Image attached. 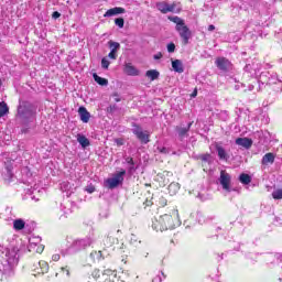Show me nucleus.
<instances>
[{
  "label": "nucleus",
  "mask_w": 282,
  "mask_h": 282,
  "mask_svg": "<svg viewBox=\"0 0 282 282\" xmlns=\"http://www.w3.org/2000/svg\"><path fill=\"white\" fill-rule=\"evenodd\" d=\"M0 248H2L0 253L1 282L14 281V276H17V265H19L20 252H36L37 254H41L45 250V246L28 245L14 235L3 237L0 242Z\"/></svg>",
  "instance_id": "nucleus-1"
},
{
  "label": "nucleus",
  "mask_w": 282,
  "mask_h": 282,
  "mask_svg": "<svg viewBox=\"0 0 282 282\" xmlns=\"http://www.w3.org/2000/svg\"><path fill=\"white\" fill-rule=\"evenodd\" d=\"M94 243H96V234L91 231L89 235H87L84 238H77L73 240V242L68 248L63 249L61 251V254L62 257L76 254V252H83V250H87V248H90V246H94Z\"/></svg>",
  "instance_id": "nucleus-2"
},
{
  "label": "nucleus",
  "mask_w": 282,
  "mask_h": 282,
  "mask_svg": "<svg viewBox=\"0 0 282 282\" xmlns=\"http://www.w3.org/2000/svg\"><path fill=\"white\" fill-rule=\"evenodd\" d=\"M176 217L178 219L173 220V216L165 214L163 216H160L159 218H155L152 221V228L153 230H156V232H164V230H173V228H177V226H182V220H180V214L175 213Z\"/></svg>",
  "instance_id": "nucleus-3"
},
{
  "label": "nucleus",
  "mask_w": 282,
  "mask_h": 282,
  "mask_svg": "<svg viewBox=\"0 0 282 282\" xmlns=\"http://www.w3.org/2000/svg\"><path fill=\"white\" fill-rule=\"evenodd\" d=\"M18 118L22 122H34L36 119V106L30 101H20L18 106Z\"/></svg>",
  "instance_id": "nucleus-4"
},
{
  "label": "nucleus",
  "mask_w": 282,
  "mask_h": 282,
  "mask_svg": "<svg viewBox=\"0 0 282 282\" xmlns=\"http://www.w3.org/2000/svg\"><path fill=\"white\" fill-rule=\"evenodd\" d=\"M169 20L172 21V23H175V30L178 32L184 45H188V41H191V36H193V33L191 32V29L186 25V22L177 15L169 17Z\"/></svg>",
  "instance_id": "nucleus-5"
},
{
  "label": "nucleus",
  "mask_w": 282,
  "mask_h": 282,
  "mask_svg": "<svg viewBox=\"0 0 282 282\" xmlns=\"http://www.w3.org/2000/svg\"><path fill=\"white\" fill-rule=\"evenodd\" d=\"M259 89L263 87V85H279L276 91H282V79L279 78L276 73H270L268 70L262 72L258 78Z\"/></svg>",
  "instance_id": "nucleus-6"
},
{
  "label": "nucleus",
  "mask_w": 282,
  "mask_h": 282,
  "mask_svg": "<svg viewBox=\"0 0 282 282\" xmlns=\"http://www.w3.org/2000/svg\"><path fill=\"white\" fill-rule=\"evenodd\" d=\"M124 175H127V171L122 170L121 172L113 174L112 177L107 178L105 181L106 188L113 191V188H118V186H121L122 182H124Z\"/></svg>",
  "instance_id": "nucleus-7"
},
{
  "label": "nucleus",
  "mask_w": 282,
  "mask_h": 282,
  "mask_svg": "<svg viewBox=\"0 0 282 282\" xmlns=\"http://www.w3.org/2000/svg\"><path fill=\"white\" fill-rule=\"evenodd\" d=\"M218 182L223 187V191H226V193H232V187L230 186L232 176L228 172L221 171Z\"/></svg>",
  "instance_id": "nucleus-8"
},
{
  "label": "nucleus",
  "mask_w": 282,
  "mask_h": 282,
  "mask_svg": "<svg viewBox=\"0 0 282 282\" xmlns=\"http://www.w3.org/2000/svg\"><path fill=\"white\" fill-rule=\"evenodd\" d=\"M132 133L142 142L143 144H149V132L143 131L142 127L138 126L137 123L132 124Z\"/></svg>",
  "instance_id": "nucleus-9"
},
{
  "label": "nucleus",
  "mask_w": 282,
  "mask_h": 282,
  "mask_svg": "<svg viewBox=\"0 0 282 282\" xmlns=\"http://www.w3.org/2000/svg\"><path fill=\"white\" fill-rule=\"evenodd\" d=\"M13 230L15 232H21V230H26V232H32L34 229L30 228V224H28L23 218H15L12 220Z\"/></svg>",
  "instance_id": "nucleus-10"
},
{
  "label": "nucleus",
  "mask_w": 282,
  "mask_h": 282,
  "mask_svg": "<svg viewBox=\"0 0 282 282\" xmlns=\"http://www.w3.org/2000/svg\"><path fill=\"white\" fill-rule=\"evenodd\" d=\"M215 64L220 72H232V63H230L226 57H218L215 61Z\"/></svg>",
  "instance_id": "nucleus-11"
},
{
  "label": "nucleus",
  "mask_w": 282,
  "mask_h": 282,
  "mask_svg": "<svg viewBox=\"0 0 282 282\" xmlns=\"http://www.w3.org/2000/svg\"><path fill=\"white\" fill-rule=\"evenodd\" d=\"M156 8L160 12H162V14H169V12H178V10H176V3L169 4L167 2H159L156 3Z\"/></svg>",
  "instance_id": "nucleus-12"
},
{
  "label": "nucleus",
  "mask_w": 282,
  "mask_h": 282,
  "mask_svg": "<svg viewBox=\"0 0 282 282\" xmlns=\"http://www.w3.org/2000/svg\"><path fill=\"white\" fill-rule=\"evenodd\" d=\"M35 274H47L50 272V264L45 260H41L33 265Z\"/></svg>",
  "instance_id": "nucleus-13"
},
{
  "label": "nucleus",
  "mask_w": 282,
  "mask_h": 282,
  "mask_svg": "<svg viewBox=\"0 0 282 282\" xmlns=\"http://www.w3.org/2000/svg\"><path fill=\"white\" fill-rule=\"evenodd\" d=\"M123 72L127 76H140V70L131 63H126L123 65Z\"/></svg>",
  "instance_id": "nucleus-14"
},
{
  "label": "nucleus",
  "mask_w": 282,
  "mask_h": 282,
  "mask_svg": "<svg viewBox=\"0 0 282 282\" xmlns=\"http://www.w3.org/2000/svg\"><path fill=\"white\" fill-rule=\"evenodd\" d=\"M191 127H193V122H189L187 127H176V132L180 138V140H183L184 138H188V131H191Z\"/></svg>",
  "instance_id": "nucleus-15"
},
{
  "label": "nucleus",
  "mask_w": 282,
  "mask_h": 282,
  "mask_svg": "<svg viewBox=\"0 0 282 282\" xmlns=\"http://www.w3.org/2000/svg\"><path fill=\"white\" fill-rule=\"evenodd\" d=\"M78 115H79L82 122H84L85 124H87V122H89V119L91 118V113H89L87 108H85L83 106L78 108Z\"/></svg>",
  "instance_id": "nucleus-16"
},
{
  "label": "nucleus",
  "mask_w": 282,
  "mask_h": 282,
  "mask_svg": "<svg viewBox=\"0 0 282 282\" xmlns=\"http://www.w3.org/2000/svg\"><path fill=\"white\" fill-rule=\"evenodd\" d=\"M14 178V173H12V165H6L4 166V172H3V180L6 182V184H10V182H12V180Z\"/></svg>",
  "instance_id": "nucleus-17"
},
{
  "label": "nucleus",
  "mask_w": 282,
  "mask_h": 282,
  "mask_svg": "<svg viewBox=\"0 0 282 282\" xmlns=\"http://www.w3.org/2000/svg\"><path fill=\"white\" fill-rule=\"evenodd\" d=\"M126 10L122 7H115L105 12L104 17H116L117 14H124Z\"/></svg>",
  "instance_id": "nucleus-18"
},
{
  "label": "nucleus",
  "mask_w": 282,
  "mask_h": 282,
  "mask_svg": "<svg viewBox=\"0 0 282 282\" xmlns=\"http://www.w3.org/2000/svg\"><path fill=\"white\" fill-rule=\"evenodd\" d=\"M275 158L276 156L272 152H269V153L264 154L262 160H261L262 166H268L269 164H274Z\"/></svg>",
  "instance_id": "nucleus-19"
},
{
  "label": "nucleus",
  "mask_w": 282,
  "mask_h": 282,
  "mask_svg": "<svg viewBox=\"0 0 282 282\" xmlns=\"http://www.w3.org/2000/svg\"><path fill=\"white\" fill-rule=\"evenodd\" d=\"M236 144H238V147H243L245 149H250V147H252V140L248 138H238L236 139Z\"/></svg>",
  "instance_id": "nucleus-20"
},
{
  "label": "nucleus",
  "mask_w": 282,
  "mask_h": 282,
  "mask_svg": "<svg viewBox=\"0 0 282 282\" xmlns=\"http://www.w3.org/2000/svg\"><path fill=\"white\" fill-rule=\"evenodd\" d=\"M172 68L177 74H184V64H182V61L180 59L172 61Z\"/></svg>",
  "instance_id": "nucleus-21"
},
{
  "label": "nucleus",
  "mask_w": 282,
  "mask_h": 282,
  "mask_svg": "<svg viewBox=\"0 0 282 282\" xmlns=\"http://www.w3.org/2000/svg\"><path fill=\"white\" fill-rule=\"evenodd\" d=\"M216 151L218 153L219 160H225V162H228V153H226V149L221 145H216Z\"/></svg>",
  "instance_id": "nucleus-22"
},
{
  "label": "nucleus",
  "mask_w": 282,
  "mask_h": 282,
  "mask_svg": "<svg viewBox=\"0 0 282 282\" xmlns=\"http://www.w3.org/2000/svg\"><path fill=\"white\" fill-rule=\"evenodd\" d=\"M77 142L83 149H87V147H89L90 144L89 139H87V137H85L84 134H77Z\"/></svg>",
  "instance_id": "nucleus-23"
},
{
  "label": "nucleus",
  "mask_w": 282,
  "mask_h": 282,
  "mask_svg": "<svg viewBox=\"0 0 282 282\" xmlns=\"http://www.w3.org/2000/svg\"><path fill=\"white\" fill-rule=\"evenodd\" d=\"M93 78H94L95 83H97L101 87H107V85H109V80H107V78H102V77L98 76V74H94Z\"/></svg>",
  "instance_id": "nucleus-24"
},
{
  "label": "nucleus",
  "mask_w": 282,
  "mask_h": 282,
  "mask_svg": "<svg viewBox=\"0 0 282 282\" xmlns=\"http://www.w3.org/2000/svg\"><path fill=\"white\" fill-rule=\"evenodd\" d=\"M145 76L150 78V80H158V78H160V72L156 69H150L147 70Z\"/></svg>",
  "instance_id": "nucleus-25"
},
{
  "label": "nucleus",
  "mask_w": 282,
  "mask_h": 282,
  "mask_svg": "<svg viewBox=\"0 0 282 282\" xmlns=\"http://www.w3.org/2000/svg\"><path fill=\"white\" fill-rule=\"evenodd\" d=\"M239 181L241 182V184L248 185L250 184V182H252V177H250V175L248 174L242 173L239 176Z\"/></svg>",
  "instance_id": "nucleus-26"
},
{
  "label": "nucleus",
  "mask_w": 282,
  "mask_h": 282,
  "mask_svg": "<svg viewBox=\"0 0 282 282\" xmlns=\"http://www.w3.org/2000/svg\"><path fill=\"white\" fill-rule=\"evenodd\" d=\"M158 151L159 153H162L163 155H175V152L171 151V148H166V147H158Z\"/></svg>",
  "instance_id": "nucleus-27"
},
{
  "label": "nucleus",
  "mask_w": 282,
  "mask_h": 282,
  "mask_svg": "<svg viewBox=\"0 0 282 282\" xmlns=\"http://www.w3.org/2000/svg\"><path fill=\"white\" fill-rule=\"evenodd\" d=\"M29 243H31V246H42L41 245V237L40 236H32L29 238Z\"/></svg>",
  "instance_id": "nucleus-28"
},
{
  "label": "nucleus",
  "mask_w": 282,
  "mask_h": 282,
  "mask_svg": "<svg viewBox=\"0 0 282 282\" xmlns=\"http://www.w3.org/2000/svg\"><path fill=\"white\" fill-rule=\"evenodd\" d=\"M61 209L64 213V217H67V215H72V208H69V204L68 203L62 204L61 205Z\"/></svg>",
  "instance_id": "nucleus-29"
},
{
  "label": "nucleus",
  "mask_w": 282,
  "mask_h": 282,
  "mask_svg": "<svg viewBox=\"0 0 282 282\" xmlns=\"http://www.w3.org/2000/svg\"><path fill=\"white\" fill-rule=\"evenodd\" d=\"M169 191H170L171 195H175V193H177V191H180V184L171 183L169 185Z\"/></svg>",
  "instance_id": "nucleus-30"
},
{
  "label": "nucleus",
  "mask_w": 282,
  "mask_h": 282,
  "mask_svg": "<svg viewBox=\"0 0 282 282\" xmlns=\"http://www.w3.org/2000/svg\"><path fill=\"white\" fill-rule=\"evenodd\" d=\"M8 113V104L7 102H0V118H3Z\"/></svg>",
  "instance_id": "nucleus-31"
},
{
  "label": "nucleus",
  "mask_w": 282,
  "mask_h": 282,
  "mask_svg": "<svg viewBox=\"0 0 282 282\" xmlns=\"http://www.w3.org/2000/svg\"><path fill=\"white\" fill-rule=\"evenodd\" d=\"M199 160H202V162H205L206 164L213 163V156L210 154H202L199 156Z\"/></svg>",
  "instance_id": "nucleus-32"
},
{
  "label": "nucleus",
  "mask_w": 282,
  "mask_h": 282,
  "mask_svg": "<svg viewBox=\"0 0 282 282\" xmlns=\"http://www.w3.org/2000/svg\"><path fill=\"white\" fill-rule=\"evenodd\" d=\"M130 243H131V246L138 247V246H140L141 241H140V239L138 238V236H135V235L132 234V235L130 236Z\"/></svg>",
  "instance_id": "nucleus-33"
},
{
  "label": "nucleus",
  "mask_w": 282,
  "mask_h": 282,
  "mask_svg": "<svg viewBox=\"0 0 282 282\" xmlns=\"http://www.w3.org/2000/svg\"><path fill=\"white\" fill-rule=\"evenodd\" d=\"M254 65H252V63L251 64H247L246 66H245V72L247 73V74H250L251 76H257V75H254Z\"/></svg>",
  "instance_id": "nucleus-34"
},
{
  "label": "nucleus",
  "mask_w": 282,
  "mask_h": 282,
  "mask_svg": "<svg viewBox=\"0 0 282 282\" xmlns=\"http://www.w3.org/2000/svg\"><path fill=\"white\" fill-rule=\"evenodd\" d=\"M108 45L110 47V51L113 50L115 52H118V50H120V43L118 42L109 41Z\"/></svg>",
  "instance_id": "nucleus-35"
},
{
  "label": "nucleus",
  "mask_w": 282,
  "mask_h": 282,
  "mask_svg": "<svg viewBox=\"0 0 282 282\" xmlns=\"http://www.w3.org/2000/svg\"><path fill=\"white\" fill-rule=\"evenodd\" d=\"M252 65H253V74L254 76H257L259 69H261V63H259V61H253L252 62Z\"/></svg>",
  "instance_id": "nucleus-36"
},
{
  "label": "nucleus",
  "mask_w": 282,
  "mask_h": 282,
  "mask_svg": "<svg viewBox=\"0 0 282 282\" xmlns=\"http://www.w3.org/2000/svg\"><path fill=\"white\" fill-rule=\"evenodd\" d=\"M273 199H282V189H274L272 192Z\"/></svg>",
  "instance_id": "nucleus-37"
},
{
  "label": "nucleus",
  "mask_w": 282,
  "mask_h": 282,
  "mask_svg": "<svg viewBox=\"0 0 282 282\" xmlns=\"http://www.w3.org/2000/svg\"><path fill=\"white\" fill-rule=\"evenodd\" d=\"M109 65H111V63L109 62V59H107V57H104L101 59V67L102 69H109Z\"/></svg>",
  "instance_id": "nucleus-38"
},
{
  "label": "nucleus",
  "mask_w": 282,
  "mask_h": 282,
  "mask_svg": "<svg viewBox=\"0 0 282 282\" xmlns=\"http://www.w3.org/2000/svg\"><path fill=\"white\" fill-rule=\"evenodd\" d=\"M90 257L91 259H102V251H93Z\"/></svg>",
  "instance_id": "nucleus-39"
},
{
  "label": "nucleus",
  "mask_w": 282,
  "mask_h": 282,
  "mask_svg": "<svg viewBox=\"0 0 282 282\" xmlns=\"http://www.w3.org/2000/svg\"><path fill=\"white\" fill-rule=\"evenodd\" d=\"M115 24L118 26V28H124V19L122 18H117L115 20Z\"/></svg>",
  "instance_id": "nucleus-40"
},
{
  "label": "nucleus",
  "mask_w": 282,
  "mask_h": 282,
  "mask_svg": "<svg viewBox=\"0 0 282 282\" xmlns=\"http://www.w3.org/2000/svg\"><path fill=\"white\" fill-rule=\"evenodd\" d=\"M273 224L274 226H282V216L274 217Z\"/></svg>",
  "instance_id": "nucleus-41"
},
{
  "label": "nucleus",
  "mask_w": 282,
  "mask_h": 282,
  "mask_svg": "<svg viewBox=\"0 0 282 282\" xmlns=\"http://www.w3.org/2000/svg\"><path fill=\"white\" fill-rule=\"evenodd\" d=\"M167 52L170 54H173V52H175V43L167 44Z\"/></svg>",
  "instance_id": "nucleus-42"
},
{
  "label": "nucleus",
  "mask_w": 282,
  "mask_h": 282,
  "mask_svg": "<svg viewBox=\"0 0 282 282\" xmlns=\"http://www.w3.org/2000/svg\"><path fill=\"white\" fill-rule=\"evenodd\" d=\"M108 58H111L112 61H116L118 58V55L116 54V51L111 50L108 54Z\"/></svg>",
  "instance_id": "nucleus-43"
},
{
  "label": "nucleus",
  "mask_w": 282,
  "mask_h": 282,
  "mask_svg": "<svg viewBox=\"0 0 282 282\" xmlns=\"http://www.w3.org/2000/svg\"><path fill=\"white\" fill-rule=\"evenodd\" d=\"M91 274L94 279H100V270L95 269Z\"/></svg>",
  "instance_id": "nucleus-44"
},
{
  "label": "nucleus",
  "mask_w": 282,
  "mask_h": 282,
  "mask_svg": "<svg viewBox=\"0 0 282 282\" xmlns=\"http://www.w3.org/2000/svg\"><path fill=\"white\" fill-rule=\"evenodd\" d=\"M61 188H62V191H69V183L63 182V183L61 184Z\"/></svg>",
  "instance_id": "nucleus-45"
},
{
  "label": "nucleus",
  "mask_w": 282,
  "mask_h": 282,
  "mask_svg": "<svg viewBox=\"0 0 282 282\" xmlns=\"http://www.w3.org/2000/svg\"><path fill=\"white\" fill-rule=\"evenodd\" d=\"M133 172H135V163L129 165V167H128V173H133Z\"/></svg>",
  "instance_id": "nucleus-46"
},
{
  "label": "nucleus",
  "mask_w": 282,
  "mask_h": 282,
  "mask_svg": "<svg viewBox=\"0 0 282 282\" xmlns=\"http://www.w3.org/2000/svg\"><path fill=\"white\" fill-rule=\"evenodd\" d=\"M126 163L131 165V164H134L135 162H133V158L128 156V158H126Z\"/></svg>",
  "instance_id": "nucleus-47"
},
{
  "label": "nucleus",
  "mask_w": 282,
  "mask_h": 282,
  "mask_svg": "<svg viewBox=\"0 0 282 282\" xmlns=\"http://www.w3.org/2000/svg\"><path fill=\"white\" fill-rule=\"evenodd\" d=\"M52 260L53 261H61V254H58V253L53 254Z\"/></svg>",
  "instance_id": "nucleus-48"
},
{
  "label": "nucleus",
  "mask_w": 282,
  "mask_h": 282,
  "mask_svg": "<svg viewBox=\"0 0 282 282\" xmlns=\"http://www.w3.org/2000/svg\"><path fill=\"white\" fill-rule=\"evenodd\" d=\"M115 142L117 147H122V144H124V141H122V139H116Z\"/></svg>",
  "instance_id": "nucleus-49"
},
{
  "label": "nucleus",
  "mask_w": 282,
  "mask_h": 282,
  "mask_svg": "<svg viewBox=\"0 0 282 282\" xmlns=\"http://www.w3.org/2000/svg\"><path fill=\"white\" fill-rule=\"evenodd\" d=\"M62 272H63L64 274H66V276H69V269H68V267L62 268Z\"/></svg>",
  "instance_id": "nucleus-50"
},
{
  "label": "nucleus",
  "mask_w": 282,
  "mask_h": 282,
  "mask_svg": "<svg viewBox=\"0 0 282 282\" xmlns=\"http://www.w3.org/2000/svg\"><path fill=\"white\" fill-rule=\"evenodd\" d=\"M52 17L54 19H61V13L58 11L53 12Z\"/></svg>",
  "instance_id": "nucleus-51"
},
{
  "label": "nucleus",
  "mask_w": 282,
  "mask_h": 282,
  "mask_svg": "<svg viewBox=\"0 0 282 282\" xmlns=\"http://www.w3.org/2000/svg\"><path fill=\"white\" fill-rule=\"evenodd\" d=\"M86 191H87V193H94L95 191H96V187H94V186H88L87 188H86Z\"/></svg>",
  "instance_id": "nucleus-52"
},
{
  "label": "nucleus",
  "mask_w": 282,
  "mask_h": 282,
  "mask_svg": "<svg viewBox=\"0 0 282 282\" xmlns=\"http://www.w3.org/2000/svg\"><path fill=\"white\" fill-rule=\"evenodd\" d=\"M154 61H160V58H162V53H156L154 56H153Z\"/></svg>",
  "instance_id": "nucleus-53"
},
{
  "label": "nucleus",
  "mask_w": 282,
  "mask_h": 282,
  "mask_svg": "<svg viewBox=\"0 0 282 282\" xmlns=\"http://www.w3.org/2000/svg\"><path fill=\"white\" fill-rule=\"evenodd\" d=\"M160 203H161V206H166V199L161 198V199H160Z\"/></svg>",
  "instance_id": "nucleus-54"
},
{
  "label": "nucleus",
  "mask_w": 282,
  "mask_h": 282,
  "mask_svg": "<svg viewBox=\"0 0 282 282\" xmlns=\"http://www.w3.org/2000/svg\"><path fill=\"white\" fill-rule=\"evenodd\" d=\"M153 282H162V278L159 275V276L153 279Z\"/></svg>",
  "instance_id": "nucleus-55"
},
{
  "label": "nucleus",
  "mask_w": 282,
  "mask_h": 282,
  "mask_svg": "<svg viewBox=\"0 0 282 282\" xmlns=\"http://www.w3.org/2000/svg\"><path fill=\"white\" fill-rule=\"evenodd\" d=\"M115 102H120V97H118V94H115Z\"/></svg>",
  "instance_id": "nucleus-56"
},
{
  "label": "nucleus",
  "mask_w": 282,
  "mask_h": 282,
  "mask_svg": "<svg viewBox=\"0 0 282 282\" xmlns=\"http://www.w3.org/2000/svg\"><path fill=\"white\" fill-rule=\"evenodd\" d=\"M208 31H209V32L215 31V25L210 24V25L208 26Z\"/></svg>",
  "instance_id": "nucleus-57"
},
{
  "label": "nucleus",
  "mask_w": 282,
  "mask_h": 282,
  "mask_svg": "<svg viewBox=\"0 0 282 282\" xmlns=\"http://www.w3.org/2000/svg\"><path fill=\"white\" fill-rule=\"evenodd\" d=\"M252 89H254V85H249V91H252Z\"/></svg>",
  "instance_id": "nucleus-58"
},
{
  "label": "nucleus",
  "mask_w": 282,
  "mask_h": 282,
  "mask_svg": "<svg viewBox=\"0 0 282 282\" xmlns=\"http://www.w3.org/2000/svg\"><path fill=\"white\" fill-rule=\"evenodd\" d=\"M105 282H113V280H111V278H108Z\"/></svg>",
  "instance_id": "nucleus-59"
},
{
  "label": "nucleus",
  "mask_w": 282,
  "mask_h": 282,
  "mask_svg": "<svg viewBox=\"0 0 282 282\" xmlns=\"http://www.w3.org/2000/svg\"><path fill=\"white\" fill-rule=\"evenodd\" d=\"M3 164H6V163H1V162H0V169H3Z\"/></svg>",
  "instance_id": "nucleus-60"
},
{
  "label": "nucleus",
  "mask_w": 282,
  "mask_h": 282,
  "mask_svg": "<svg viewBox=\"0 0 282 282\" xmlns=\"http://www.w3.org/2000/svg\"><path fill=\"white\" fill-rule=\"evenodd\" d=\"M207 221H208V218L204 219V220H203V224H206Z\"/></svg>",
  "instance_id": "nucleus-61"
},
{
  "label": "nucleus",
  "mask_w": 282,
  "mask_h": 282,
  "mask_svg": "<svg viewBox=\"0 0 282 282\" xmlns=\"http://www.w3.org/2000/svg\"><path fill=\"white\" fill-rule=\"evenodd\" d=\"M193 96H197V93H194V95Z\"/></svg>",
  "instance_id": "nucleus-62"
},
{
  "label": "nucleus",
  "mask_w": 282,
  "mask_h": 282,
  "mask_svg": "<svg viewBox=\"0 0 282 282\" xmlns=\"http://www.w3.org/2000/svg\"><path fill=\"white\" fill-rule=\"evenodd\" d=\"M199 224H202V219H199Z\"/></svg>",
  "instance_id": "nucleus-63"
},
{
  "label": "nucleus",
  "mask_w": 282,
  "mask_h": 282,
  "mask_svg": "<svg viewBox=\"0 0 282 282\" xmlns=\"http://www.w3.org/2000/svg\"><path fill=\"white\" fill-rule=\"evenodd\" d=\"M276 261H279V257H276Z\"/></svg>",
  "instance_id": "nucleus-64"
}]
</instances>
